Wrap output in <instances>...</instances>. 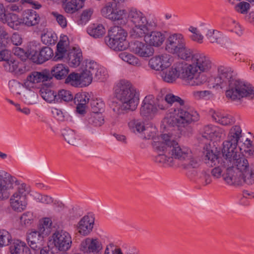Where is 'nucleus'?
<instances>
[{"label":"nucleus","instance_id":"obj_1","mask_svg":"<svg viewBox=\"0 0 254 254\" xmlns=\"http://www.w3.org/2000/svg\"><path fill=\"white\" fill-rule=\"evenodd\" d=\"M214 84L221 88L227 86L226 97L232 101H240L243 98H254V88L250 84L237 78L230 67L221 66L218 68Z\"/></svg>","mask_w":254,"mask_h":254},{"label":"nucleus","instance_id":"obj_2","mask_svg":"<svg viewBox=\"0 0 254 254\" xmlns=\"http://www.w3.org/2000/svg\"><path fill=\"white\" fill-rule=\"evenodd\" d=\"M115 94L117 99L121 102H113L111 104L113 112L117 115L133 111L137 108L139 94L129 81L121 80L117 84Z\"/></svg>","mask_w":254,"mask_h":254},{"label":"nucleus","instance_id":"obj_3","mask_svg":"<svg viewBox=\"0 0 254 254\" xmlns=\"http://www.w3.org/2000/svg\"><path fill=\"white\" fill-rule=\"evenodd\" d=\"M190 64L186 67L181 75V78L190 86H198L207 80L202 72L208 70L211 67L209 59L202 54L195 53Z\"/></svg>","mask_w":254,"mask_h":254},{"label":"nucleus","instance_id":"obj_4","mask_svg":"<svg viewBox=\"0 0 254 254\" xmlns=\"http://www.w3.org/2000/svg\"><path fill=\"white\" fill-rule=\"evenodd\" d=\"M198 113L188 107L172 108L164 119V122L170 127L177 126L184 135L189 136L192 133V123L199 120Z\"/></svg>","mask_w":254,"mask_h":254},{"label":"nucleus","instance_id":"obj_5","mask_svg":"<svg viewBox=\"0 0 254 254\" xmlns=\"http://www.w3.org/2000/svg\"><path fill=\"white\" fill-rule=\"evenodd\" d=\"M152 145L157 151L167 153L173 159L184 161L190 154L189 148L180 146L175 137L169 134H163L159 138H155Z\"/></svg>","mask_w":254,"mask_h":254},{"label":"nucleus","instance_id":"obj_6","mask_svg":"<svg viewBox=\"0 0 254 254\" xmlns=\"http://www.w3.org/2000/svg\"><path fill=\"white\" fill-rule=\"evenodd\" d=\"M232 166H224L226 172L223 175L224 180L229 185L239 186L241 185L240 176L239 174L242 173L251 167L248 160L240 153L232 161Z\"/></svg>","mask_w":254,"mask_h":254},{"label":"nucleus","instance_id":"obj_7","mask_svg":"<svg viewBox=\"0 0 254 254\" xmlns=\"http://www.w3.org/2000/svg\"><path fill=\"white\" fill-rule=\"evenodd\" d=\"M127 35V33L121 26H114L109 30L106 42L111 49L115 51H123L127 47L126 42Z\"/></svg>","mask_w":254,"mask_h":254},{"label":"nucleus","instance_id":"obj_8","mask_svg":"<svg viewBox=\"0 0 254 254\" xmlns=\"http://www.w3.org/2000/svg\"><path fill=\"white\" fill-rule=\"evenodd\" d=\"M29 192V188L25 184L18 187L10 199V206L14 211L21 212L25 209L27 204L26 197Z\"/></svg>","mask_w":254,"mask_h":254},{"label":"nucleus","instance_id":"obj_9","mask_svg":"<svg viewBox=\"0 0 254 254\" xmlns=\"http://www.w3.org/2000/svg\"><path fill=\"white\" fill-rule=\"evenodd\" d=\"M237 144L224 141L222 148V157L221 158L220 165L222 167L232 166V161L238 154L241 153L238 151Z\"/></svg>","mask_w":254,"mask_h":254},{"label":"nucleus","instance_id":"obj_10","mask_svg":"<svg viewBox=\"0 0 254 254\" xmlns=\"http://www.w3.org/2000/svg\"><path fill=\"white\" fill-rule=\"evenodd\" d=\"M185 68L182 62H177L171 67L165 68L160 72L162 79L165 82L173 83L181 75Z\"/></svg>","mask_w":254,"mask_h":254},{"label":"nucleus","instance_id":"obj_11","mask_svg":"<svg viewBox=\"0 0 254 254\" xmlns=\"http://www.w3.org/2000/svg\"><path fill=\"white\" fill-rule=\"evenodd\" d=\"M52 237L54 246L59 251H66L71 247L72 240L68 232L58 230L53 234Z\"/></svg>","mask_w":254,"mask_h":254},{"label":"nucleus","instance_id":"obj_12","mask_svg":"<svg viewBox=\"0 0 254 254\" xmlns=\"http://www.w3.org/2000/svg\"><path fill=\"white\" fill-rule=\"evenodd\" d=\"M44 234L36 229L28 230L26 241L29 246L35 251H39L44 245Z\"/></svg>","mask_w":254,"mask_h":254},{"label":"nucleus","instance_id":"obj_13","mask_svg":"<svg viewBox=\"0 0 254 254\" xmlns=\"http://www.w3.org/2000/svg\"><path fill=\"white\" fill-rule=\"evenodd\" d=\"M185 44V39L182 34H171L166 39L165 50L169 53L175 54Z\"/></svg>","mask_w":254,"mask_h":254},{"label":"nucleus","instance_id":"obj_14","mask_svg":"<svg viewBox=\"0 0 254 254\" xmlns=\"http://www.w3.org/2000/svg\"><path fill=\"white\" fill-rule=\"evenodd\" d=\"M158 108L152 95L146 96L140 108L141 116L146 119H152L157 114Z\"/></svg>","mask_w":254,"mask_h":254},{"label":"nucleus","instance_id":"obj_15","mask_svg":"<svg viewBox=\"0 0 254 254\" xmlns=\"http://www.w3.org/2000/svg\"><path fill=\"white\" fill-rule=\"evenodd\" d=\"M102 249L101 243L96 238H86L81 242L79 245V250L86 254H98Z\"/></svg>","mask_w":254,"mask_h":254},{"label":"nucleus","instance_id":"obj_16","mask_svg":"<svg viewBox=\"0 0 254 254\" xmlns=\"http://www.w3.org/2000/svg\"><path fill=\"white\" fill-rule=\"evenodd\" d=\"M130 49L134 54L143 58L151 56L154 52L153 48H151L146 42L144 43L138 40L131 42Z\"/></svg>","mask_w":254,"mask_h":254},{"label":"nucleus","instance_id":"obj_17","mask_svg":"<svg viewBox=\"0 0 254 254\" xmlns=\"http://www.w3.org/2000/svg\"><path fill=\"white\" fill-rule=\"evenodd\" d=\"M16 183V179L10 175H5V177H3L0 174V199L8 197V190L12 189L13 185Z\"/></svg>","mask_w":254,"mask_h":254},{"label":"nucleus","instance_id":"obj_18","mask_svg":"<svg viewBox=\"0 0 254 254\" xmlns=\"http://www.w3.org/2000/svg\"><path fill=\"white\" fill-rule=\"evenodd\" d=\"M165 40V36L161 32L151 31L149 29L148 33L145 37V42L149 46L155 47L160 46Z\"/></svg>","mask_w":254,"mask_h":254},{"label":"nucleus","instance_id":"obj_19","mask_svg":"<svg viewBox=\"0 0 254 254\" xmlns=\"http://www.w3.org/2000/svg\"><path fill=\"white\" fill-rule=\"evenodd\" d=\"M93 225V218L88 215L84 216L78 223V232L82 235L87 236L92 231Z\"/></svg>","mask_w":254,"mask_h":254},{"label":"nucleus","instance_id":"obj_20","mask_svg":"<svg viewBox=\"0 0 254 254\" xmlns=\"http://www.w3.org/2000/svg\"><path fill=\"white\" fill-rule=\"evenodd\" d=\"M127 18L135 26H142L148 23L143 13L136 8L128 10Z\"/></svg>","mask_w":254,"mask_h":254},{"label":"nucleus","instance_id":"obj_21","mask_svg":"<svg viewBox=\"0 0 254 254\" xmlns=\"http://www.w3.org/2000/svg\"><path fill=\"white\" fill-rule=\"evenodd\" d=\"M69 71V68L66 65L57 64L54 65L50 71L49 70V73L51 75V79L54 77L57 80H61L66 77Z\"/></svg>","mask_w":254,"mask_h":254},{"label":"nucleus","instance_id":"obj_22","mask_svg":"<svg viewBox=\"0 0 254 254\" xmlns=\"http://www.w3.org/2000/svg\"><path fill=\"white\" fill-rule=\"evenodd\" d=\"M40 19V16L36 11L32 9H28L25 11L22 19V22L28 26H31L38 24Z\"/></svg>","mask_w":254,"mask_h":254},{"label":"nucleus","instance_id":"obj_23","mask_svg":"<svg viewBox=\"0 0 254 254\" xmlns=\"http://www.w3.org/2000/svg\"><path fill=\"white\" fill-rule=\"evenodd\" d=\"M10 244L9 251L11 254H28L29 249L25 242L19 240H14Z\"/></svg>","mask_w":254,"mask_h":254},{"label":"nucleus","instance_id":"obj_24","mask_svg":"<svg viewBox=\"0 0 254 254\" xmlns=\"http://www.w3.org/2000/svg\"><path fill=\"white\" fill-rule=\"evenodd\" d=\"M29 79L34 83L48 81L51 80L49 70L44 69L42 71H33L29 75Z\"/></svg>","mask_w":254,"mask_h":254},{"label":"nucleus","instance_id":"obj_25","mask_svg":"<svg viewBox=\"0 0 254 254\" xmlns=\"http://www.w3.org/2000/svg\"><path fill=\"white\" fill-rule=\"evenodd\" d=\"M13 53L15 56L18 57L22 61H25L28 58L35 60V58L34 57L37 54L36 47H35V49L31 48L28 52H25L20 48L16 47L13 50Z\"/></svg>","mask_w":254,"mask_h":254},{"label":"nucleus","instance_id":"obj_26","mask_svg":"<svg viewBox=\"0 0 254 254\" xmlns=\"http://www.w3.org/2000/svg\"><path fill=\"white\" fill-rule=\"evenodd\" d=\"M37 54L34 57L35 62L38 64H42L49 60L53 56V50L49 47L43 48L39 52L37 50Z\"/></svg>","mask_w":254,"mask_h":254},{"label":"nucleus","instance_id":"obj_27","mask_svg":"<svg viewBox=\"0 0 254 254\" xmlns=\"http://www.w3.org/2000/svg\"><path fill=\"white\" fill-rule=\"evenodd\" d=\"M82 61V52L79 50L74 49L68 54V62L70 66L77 67Z\"/></svg>","mask_w":254,"mask_h":254},{"label":"nucleus","instance_id":"obj_28","mask_svg":"<svg viewBox=\"0 0 254 254\" xmlns=\"http://www.w3.org/2000/svg\"><path fill=\"white\" fill-rule=\"evenodd\" d=\"M241 137V128L239 126H234L230 128L227 136V139L225 141L238 144Z\"/></svg>","mask_w":254,"mask_h":254},{"label":"nucleus","instance_id":"obj_29","mask_svg":"<svg viewBox=\"0 0 254 254\" xmlns=\"http://www.w3.org/2000/svg\"><path fill=\"white\" fill-rule=\"evenodd\" d=\"M127 11L125 9H121L116 7L114 12L110 18L112 21L117 22L121 25H124L126 23Z\"/></svg>","mask_w":254,"mask_h":254},{"label":"nucleus","instance_id":"obj_30","mask_svg":"<svg viewBox=\"0 0 254 254\" xmlns=\"http://www.w3.org/2000/svg\"><path fill=\"white\" fill-rule=\"evenodd\" d=\"M240 176L241 184L242 182L248 185H252L254 184V165H251V167L241 174L238 175Z\"/></svg>","mask_w":254,"mask_h":254},{"label":"nucleus","instance_id":"obj_31","mask_svg":"<svg viewBox=\"0 0 254 254\" xmlns=\"http://www.w3.org/2000/svg\"><path fill=\"white\" fill-rule=\"evenodd\" d=\"M204 160L208 165L213 167L218 164H220L221 158H219L218 155L213 152L211 150H206L204 152Z\"/></svg>","mask_w":254,"mask_h":254},{"label":"nucleus","instance_id":"obj_32","mask_svg":"<svg viewBox=\"0 0 254 254\" xmlns=\"http://www.w3.org/2000/svg\"><path fill=\"white\" fill-rule=\"evenodd\" d=\"M195 53H194L191 50L187 47L185 44L184 46L179 50V51H178L175 54L177 55L181 59L191 63Z\"/></svg>","mask_w":254,"mask_h":254},{"label":"nucleus","instance_id":"obj_33","mask_svg":"<svg viewBox=\"0 0 254 254\" xmlns=\"http://www.w3.org/2000/svg\"><path fill=\"white\" fill-rule=\"evenodd\" d=\"M6 21L3 23H6L10 28L14 30H18L20 24L22 23V19H20L17 15L12 13H8Z\"/></svg>","mask_w":254,"mask_h":254},{"label":"nucleus","instance_id":"obj_34","mask_svg":"<svg viewBox=\"0 0 254 254\" xmlns=\"http://www.w3.org/2000/svg\"><path fill=\"white\" fill-rule=\"evenodd\" d=\"M43 99L49 103L57 102V94L51 89L43 87L40 90Z\"/></svg>","mask_w":254,"mask_h":254},{"label":"nucleus","instance_id":"obj_35","mask_svg":"<svg viewBox=\"0 0 254 254\" xmlns=\"http://www.w3.org/2000/svg\"><path fill=\"white\" fill-rule=\"evenodd\" d=\"M119 58L124 62L133 66H139L141 64L137 58L127 52H121L119 54Z\"/></svg>","mask_w":254,"mask_h":254},{"label":"nucleus","instance_id":"obj_36","mask_svg":"<svg viewBox=\"0 0 254 254\" xmlns=\"http://www.w3.org/2000/svg\"><path fill=\"white\" fill-rule=\"evenodd\" d=\"M87 120L89 124L94 127H100L104 123V118L101 113L92 112Z\"/></svg>","mask_w":254,"mask_h":254},{"label":"nucleus","instance_id":"obj_37","mask_svg":"<svg viewBox=\"0 0 254 254\" xmlns=\"http://www.w3.org/2000/svg\"><path fill=\"white\" fill-rule=\"evenodd\" d=\"M130 130L134 133H141L145 130L144 123L138 119H133L128 124Z\"/></svg>","mask_w":254,"mask_h":254},{"label":"nucleus","instance_id":"obj_38","mask_svg":"<svg viewBox=\"0 0 254 254\" xmlns=\"http://www.w3.org/2000/svg\"><path fill=\"white\" fill-rule=\"evenodd\" d=\"M88 33L95 38L102 37L105 32V28L102 25L99 24L90 27L87 29Z\"/></svg>","mask_w":254,"mask_h":254},{"label":"nucleus","instance_id":"obj_39","mask_svg":"<svg viewBox=\"0 0 254 254\" xmlns=\"http://www.w3.org/2000/svg\"><path fill=\"white\" fill-rule=\"evenodd\" d=\"M52 221L49 218H45L36 228L45 235H48L51 231Z\"/></svg>","mask_w":254,"mask_h":254},{"label":"nucleus","instance_id":"obj_40","mask_svg":"<svg viewBox=\"0 0 254 254\" xmlns=\"http://www.w3.org/2000/svg\"><path fill=\"white\" fill-rule=\"evenodd\" d=\"M57 103L62 101L69 102L73 99V94L69 90H60L57 93Z\"/></svg>","mask_w":254,"mask_h":254},{"label":"nucleus","instance_id":"obj_41","mask_svg":"<svg viewBox=\"0 0 254 254\" xmlns=\"http://www.w3.org/2000/svg\"><path fill=\"white\" fill-rule=\"evenodd\" d=\"M92 112L101 113L104 111L105 104L101 99H93L90 102Z\"/></svg>","mask_w":254,"mask_h":254},{"label":"nucleus","instance_id":"obj_42","mask_svg":"<svg viewBox=\"0 0 254 254\" xmlns=\"http://www.w3.org/2000/svg\"><path fill=\"white\" fill-rule=\"evenodd\" d=\"M184 161L186 163L183 165L185 169L195 168L198 167L199 165V160L196 157L194 156L190 151V154L189 157L186 158Z\"/></svg>","mask_w":254,"mask_h":254},{"label":"nucleus","instance_id":"obj_43","mask_svg":"<svg viewBox=\"0 0 254 254\" xmlns=\"http://www.w3.org/2000/svg\"><path fill=\"white\" fill-rule=\"evenodd\" d=\"M63 135L68 143L72 145L77 143L76 137L74 130L70 129H64Z\"/></svg>","mask_w":254,"mask_h":254},{"label":"nucleus","instance_id":"obj_44","mask_svg":"<svg viewBox=\"0 0 254 254\" xmlns=\"http://www.w3.org/2000/svg\"><path fill=\"white\" fill-rule=\"evenodd\" d=\"M164 100L169 104H172L175 102H177L179 104V107L177 108H181V107H187L185 105V101L181 99L180 97L175 96L172 94H167L166 95Z\"/></svg>","mask_w":254,"mask_h":254},{"label":"nucleus","instance_id":"obj_45","mask_svg":"<svg viewBox=\"0 0 254 254\" xmlns=\"http://www.w3.org/2000/svg\"><path fill=\"white\" fill-rule=\"evenodd\" d=\"M92 76L93 75L90 73V71H88L85 69L80 74L79 73L81 86H86L89 85L92 82Z\"/></svg>","mask_w":254,"mask_h":254},{"label":"nucleus","instance_id":"obj_46","mask_svg":"<svg viewBox=\"0 0 254 254\" xmlns=\"http://www.w3.org/2000/svg\"><path fill=\"white\" fill-rule=\"evenodd\" d=\"M85 69L90 71L92 75H94L97 79L100 78L101 71H98V66L96 63L92 61L87 63Z\"/></svg>","mask_w":254,"mask_h":254},{"label":"nucleus","instance_id":"obj_47","mask_svg":"<svg viewBox=\"0 0 254 254\" xmlns=\"http://www.w3.org/2000/svg\"><path fill=\"white\" fill-rule=\"evenodd\" d=\"M56 34L51 31H47L41 35V39L46 45H54L57 40Z\"/></svg>","mask_w":254,"mask_h":254},{"label":"nucleus","instance_id":"obj_48","mask_svg":"<svg viewBox=\"0 0 254 254\" xmlns=\"http://www.w3.org/2000/svg\"><path fill=\"white\" fill-rule=\"evenodd\" d=\"M215 120L223 126L231 125L235 122L233 118L229 115H217L215 117Z\"/></svg>","mask_w":254,"mask_h":254},{"label":"nucleus","instance_id":"obj_49","mask_svg":"<svg viewBox=\"0 0 254 254\" xmlns=\"http://www.w3.org/2000/svg\"><path fill=\"white\" fill-rule=\"evenodd\" d=\"M79 77V73L72 72L67 76L65 80V83L74 87L81 86Z\"/></svg>","mask_w":254,"mask_h":254},{"label":"nucleus","instance_id":"obj_50","mask_svg":"<svg viewBox=\"0 0 254 254\" xmlns=\"http://www.w3.org/2000/svg\"><path fill=\"white\" fill-rule=\"evenodd\" d=\"M11 241V236L9 233L4 229H0V247L8 246Z\"/></svg>","mask_w":254,"mask_h":254},{"label":"nucleus","instance_id":"obj_51","mask_svg":"<svg viewBox=\"0 0 254 254\" xmlns=\"http://www.w3.org/2000/svg\"><path fill=\"white\" fill-rule=\"evenodd\" d=\"M5 69L8 71L16 72L18 66V62L13 59L6 60L3 64Z\"/></svg>","mask_w":254,"mask_h":254},{"label":"nucleus","instance_id":"obj_52","mask_svg":"<svg viewBox=\"0 0 254 254\" xmlns=\"http://www.w3.org/2000/svg\"><path fill=\"white\" fill-rule=\"evenodd\" d=\"M189 30L192 33V35L190 36V38L192 40L199 43H202L203 36L197 28L193 26H190L189 28Z\"/></svg>","mask_w":254,"mask_h":254},{"label":"nucleus","instance_id":"obj_53","mask_svg":"<svg viewBox=\"0 0 254 254\" xmlns=\"http://www.w3.org/2000/svg\"><path fill=\"white\" fill-rule=\"evenodd\" d=\"M214 131H213V135L211 138V140H214L215 141H220L221 139H223L226 135L225 130L219 127L215 126Z\"/></svg>","mask_w":254,"mask_h":254},{"label":"nucleus","instance_id":"obj_54","mask_svg":"<svg viewBox=\"0 0 254 254\" xmlns=\"http://www.w3.org/2000/svg\"><path fill=\"white\" fill-rule=\"evenodd\" d=\"M116 7V6H113L112 2L107 3L101 10L102 15L106 18L110 19Z\"/></svg>","mask_w":254,"mask_h":254},{"label":"nucleus","instance_id":"obj_55","mask_svg":"<svg viewBox=\"0 0 254 254\" xmlns=\"http://www.w3.org/2000/svg\"><path fill=\"white\" fill-rule=\"evenodd\" d=\"M150 24H145L142 26H135L134 30V36L135 38H142L144 37L145 40V37L148 33L149 29Z\"/></svg>","mask_w":254,"mask_h":254},{"label":"nucleus","instance_id":"obj_56","mask_svg":"<svg viewBox=\"0 0 254 254\" xmlns=\"http://www.w3.org/2000/svg\"><path fill=\"white\" fill-rule=\"evenodd\" d=\"M160 57L159 56H156L151 58L149 61V65L150 67L155 70H163L162 64H161Z\"/></svg>","mask_w":254,"mask_h":254},{"label":"nucleus","instance_id":"obj_57","mask_svg":"<svg viewBox=\"0 0 254 254\" xmlns=\"http://www.w3.org/2000/svg\"><path fill=\"white\" fill-rule=\"evenodd\" d=\"M206 37L211 43H218V40L221 37V34L217 30L208 29L206 34Z\"/></svg>","mask_w":254,"mask_h":254},{"label":"nucleus","instance_id":"obj_58","mask_svg":"<svg viewBox=\"0 0 254 254\" xmlns=\"http://www.w3.org/2000/svg\"><path fill=\"white\" fill-rule=\"evenodd\" d=\"M156 161L159 163L166 164L170 166L174 165V159L171 156L167 157L166 154H159L156 157Z\"/></svg>","mask_w":254,"mask_h":254},{"label":"nucleus","instance_id":"obj_59","mask_svg":"<svg viewBox=\"0 0 254 254\" xmlns=\"http://www.w3.org/2000/svg\"><path fill=\"white\" fill-rule=\"evenodd\" d=\"M73 99L75 103L81 105L86 104L89 100L88 94L86 92L77 93Z\"/></svg>","mask_w":254,"mask_h":254},{"label":"nucleus","instance_id":"obj_60","mask_svg":"<svg viewBox=\"0 0 254 254\" xmlns=\"http://www.w3.org/2000/svg\"><path fill=\"white\" fill-rule=\"evenodd\" d=\"M160 57L161 64H162V68H168L173 61V58L170 55L164 54L158 55Z\"/></svg>","mask_w":254,"mask_h":254},{"label":"nucleus","instance_id":"obj_61","mask_svg":"<svg viewBox=\"0 0 254 254\" xmlns=\"http://www.w3.org/2000/svg\"><path fill=\"white\" fill-rule=\"evenodd\" d=\"M215 126L208 125L203 127L201 130V134L203 137L207 139H211L212 135H213V132L214 131V129Z\"/></svg>","mask_w":254,"mask_h":254},{"label":"nucleus","instance_id":"obj_62","mask_svg":"<svg viewBox=\"0 0 254 254\" xmlns=\"http://www.w3.org/2000/svg\"><path fill=\"white\" fill-rule=\"evenodd\" d=\"M76 0H71L70 1L65 3L63 7L67 13H73L77 11L78 9L76 4Z\"/></svg>","mask_w":254,"mask_h":254},{"label":"nucleus","instance_id":"obj_63","mask_svg":"<svg viewBox=\"0 0 254 254\" xmlns=\"http://www.w3.org/2000/svg\"><path fill=\"white\" fill-rule=\"evenodd\" d=\"M34 219L33 214L30 212H27L23 213L20 217L21 224L27 226L30 225Z\"/></svg>","mask_w":254,"mask_h":254},{"label":"nucleus","instance_id":"obj_64","mask_svg":"<svg viewBox=\"0 0 254 254\" xmlns=\"http://www.w3.org/2000/svg\"><path fill=\"white\" fill-rule=\"evenodd\" d=\"M250 8V4L246 1L240 2L235 6L236 10L242 14L247 13Z\"/></svg>","mask_w":254,"mask_h":254}]
</instances>
